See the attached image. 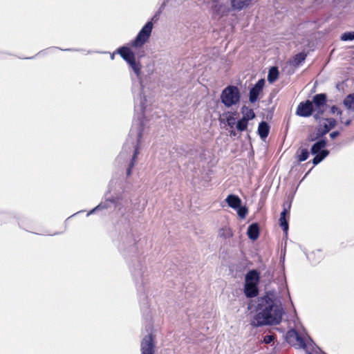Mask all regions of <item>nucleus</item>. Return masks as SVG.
<instances>
[{"instance_id": "f257e3e1", "label": "nucleus", "mask_w": 354, "mask_h": 354, "mask_svg": "<svg viewBox=\"0 0 354 354\" xmlns=\"http://www.w3.org/2000/svg\"><path fill=\"white\" fill-rule=\"evenodd\" d=\"M256 314L250 324L254 327L279 324L282 319L283 309L280 301L272 295L267 294L255 301Z\"/></svg>"}, {"instance_id": "f03ea898", "label": "nucleus", "mask_w": 354, "mask_h": 354, "mask_svg": "<svg viewBox=\"0 0 354 354\" xmlns=\"http://www.w3.org/2000/svg\"><path fill=\"white\" fill-rule=\"evenodd\" d=\"M259 282V273L254 270L249 271L245 277L244 293L247 297H254L259 293L257 285Z\"/></svg>"}, {"instance_id": "7ed1b4c3", "label": "nucleus", "mask_w": 354, "mask_h": 354, "mask_svg": "<svg viewBox=\"0 0 354 354\" xmlns=\"http://www.w3.org/2000/svg\"><path fill=\"white\" fill-rule=\"evenodd\" d=\"M241 94L239 88L234 86H227L221 93V102L227 107H231L239 103Z\"/></svg>"}, {"instance_id": "20e7f679", "label": "nucleus", "mask_w": 354, "mask_h": 354, "mask_svg": "<svg viewBox=\"0 0 354 354\" xmlns=\"http://www.w3.org/2000/svg\"><path fill=\"white\" fill-rule=\"evenodd\" d=\"M230 0H212L210 2V8L212 10V17L214 19H220L224 15H226L230 8Z\"/></svg>"}, {"instance_id": "39448f33", "label": "nucleus", "mask_w": 354, "mask_h": 354, "mask_svg": "<svg viewBox=\"0 0 354 354\" xmlns=\"http://www.w3.org/2000/svg\"><path fill=\"white\" fill-rule=\"evenodd\" d=\"M153 26V23L148 21L138 32L135 39L131 42V46L133 48H138L146 44L151 36Z\"/></svg>"}, {"instance_id": "423d86ee", "label": "nucleus", "mask_w": 354, "mask_h": 354, "mask_svg": "<svg viewBox=\"0 0 354 354\" xmlns=\"http://www.w3.org/2000/svg\"><path fill=\"white\" fill-rule=\"evenodd\" d=\"M326 95L324 93H319L315 95L313 98V104L315 106L314 110L317 111L315 117L317 118L319 115H322L324 113L323 107L326 103Z\"/></svg>"}, {"instance_id": "0eeeda50", "label": "nucleus", "mask_w": 354, "mask_h": 354, "mask_svg": "<svg viewBox=\"0 0 354 354\" xmlns=\"http://www.w3.org/2000/svg\"><path fill=\"white\" fill-rule=\"evenodd\" d=\"M314 106L310 100L301 102L297 109L296 114L301 117H309L314 111Z\"/></svg>"}, {"instance_id": "6e6552de", "label": "nucleus", "mask_w": 354, "mask_h": 354, "mask_svg": "<svg viewBox=\"0 0 354 354\" xmlns=\"http://www.w3.org/2000/svg\"><path fill=\"white\" fill-rule=\"evenodd\" d=\"M154 346L152 335L145 336L141 342V354H153Z\"/></svg>"}, {"instance_id": "1a4fd4ad", "label": "nucleus", "mask_w": 354, "mask_h": 354, "mask_svg": "<svg viewBox=\"0 0 354 354\" xmlns=\"http://www.w3.org/2000/svg\"><path fill=\"white\" fill-rule=\"evenodd\" d=\"M264 84V80H259L257 84L251 88L250 91V101L252 103L255 102L257 100L258 97L263 89Z\"/></svg>"}, {"instance_id": "9d476101", "label": "nucleus", "mask_w": 354, "mask_h": 354, "mask_svg": "<svg viewBox=\"0 0 354 354\" xmlns=\"http://www.w3.org/2000/svg\"><path fill=\"white\" fill-rule=\"evenodd\" d=\"M118 53L128 64L136 59L135 54L129 47L123 46L119 48Z\"/></svg>"}, {"instance_id": "9b49d317", "label": "nucleus", "mask_w": 354, "mask_h": 354, "mask_svg": "<svg viewBox=\"0 0 354 354\" xmlns=\"http://www.w3.org/2000/svg\"><path fill=\"white\" fill-rule=\"evenodd\" d=\"M326 123H325L323 127H320L317 129L319 131V136H324L331 129L334 128L336 125V120L333 118H327L326 120Z\"/></svg>"}, {"instance_id": "f8f14e48", "label": "nucleus", "mask_w": 354, "mask_h": 354, "mask_svg": "<svg viewBox=\"0 0 354 354\" xmlns=\"http://www.w3.org/2000/svg\"><path fill=\"white\" fill-rule=\"evenodd\" d=\"M225 201L230 207L235 209L239 208L241 205V198L238 196L234 194L228 195Z\"/></svg>"}, {"instance_id": "ddd939ff", "label": "nucleus", "mask_w": 354, "mask_h": 354, "mask_svg": "<svg viewBox=\"0 0 354 354\" xmlns=\"http://www.w3.org/2000/svg\"><path fill=\"white\" fill-rule=\"evenodd\" d=\"M248 237L254 241L257 240L259 235V227L257 223H252L250 225L247 231Z\"/></svg>"}, {"instance_id": "4468645a", "label": "nucleus", "mask_w": 354, "mask_h": 354, "mask_svg": "<svg viewBox=\"0 0 354 354\" xmlns=\"http://www.w3.org/2000/svg\"><path fill=\"white\" fill-rule=\"evenodd\" d=\"M270 127L266 122H261L258 127V132L262 139H265L269 133Z\"/></svg>"}, {"instance_id": "2eb2a0df", "label": "nucleus", "mask_w": 354, "mask_h": 354, "mask_svg": "<svg viewBox=\"0 0 354 354\" xmlns=\"http://www.w3.org/2000/svg\"><path fill=\"white\" fill-rule=\"evenodd\" d=\"M309 156V152L307 148L300 147L298 149L295 153L296 158L299 162L304 161L307 160Z\"/></svg>"}, {"instance_id": "dca6fc26", "label": "nucleus", "mask_w": 354, "mask_h": 354, "mask_svg": "<svg viewBox=\"0 0 354 354\" xmlns=\"http://www.w3.org/2000/svg\"><path fill=\"white\" fill-rule=\"evenodd\" d=\"M288 213V209L286 208L283 209V212L281 213L280 218H279V224L280 226L283 228V230L287 233L288 230V224L286 218V214Z\"/></svg>"}, {"instance_id": "f3484780", "label": "nucleus", "mask_w": 354, "mask_h": 354, "mask_svg": "<svg viewBox=\"0 0 354 354\" xmlns=\"http://www.w3.org/2000/svg\"><path fill=\"white\" fill-rule=\"evenodd\" d=\"M326 145L325 140H321L315 143L311 148V153L313 154L318 153Z\"/></svg>"}, {"instance_id": "a211bd4d", "label": "nucleus", "mask_w": 354, "mask_h": 354, "mask_svg": "<svg viewBox=\"0 0 354 354\" xmlns=\"http://www.w3.org/2000/svg\"><path fill=\"white\" fill-rule=\"evenodd\" d=\"M242 113L243 119L246 120H252L254 118L255 114L252 109L246 107L245 106L242 107Z\"/></svg>"}, {"instance_id": "6ab92c4d", "label": "nucleus", "mask_w": 354, "mask_h": 354, "mask_svg": "<svg viewBox=\"0 0 354 354\" xmlns=\"http://www.w3.org/2000/svg\"><path fill=\"white\" fill-rule=\"evenodd\" d=\"M344 106L354 111V93L348 95L344 100Z\"/></svg>"}, {"instance_id": "aec40b11", "label": "nucleus", "mask_w": 354, "mask_h": 354, "mask_svg": "<svg viewBox=\"0 0 354 354\" xmlns=\"http://www.w3.org/2000/svg\"><path fill=\"white\" fill-rule=\"evenodd\" d=\"M232 235V231L228 227H223L218 231V236L223 239L230 238Z\"/></svg>"}, {"instance_id": "412c9836", "label": "nucleus", "mask_w": 354, "mask_h": 354, "mask_svg": "<svg viewBox=\"0 0 354 354\" xmlns=\"http://www.w3.org/2000/svg\"><path fill=\"white\" fill-rule=\"evenodd\" d=\"M279 72L276 67H272L270 69L268 80L270 83H273L278 78Z\"/></svg>"}, {"instance_id": "4be33fe9", "label": "nucleus", "mask_w": 354, "mask_h": 354, "mask_svg": "<svg viewBox=\"0 0 354 354\" xmlns=\"http://www.w3.org/2000/svg\"><path fill=\"white\" fill-rule=\"evenodd\" d=\"M139 153V151L138 148H136L133 156L132 157V160L131 161V163L129 164V168L127 169V176H129L131 174V170L133 167H134L135 162L136 160L138 154Z\"/></svg>"}, {"instance_id": "5701e85b", "label": "nucleus", "mask_w": 354, "mask_h": 354, "mask_svg": "<svg viewBox=\"0 0 354 354\" xmlns=\"http://www.w3.org/2000/svg\"><path fill=\"white\" fill-rule=\"evenodd\" d=\"M306 55L304 53L297 54L293 59L292 64L295 66L299 65L306 59Z\"/></svg>"}, {"instance_id": "b1692460", "label": "nucleus", "mask_w": 354, "mask_h": 354, "mask_svg": "<svg viewBox=\"0 0 354 354\" xmlns=\"http://www.w3.org/2000/svg\"><path fill=\"white\" fill-rule=\"evenodd\" d=\"M138 77L140 76L141 66L140 64L136 61V59L129 64Z\"/></svg>"}, {"instance_id": "393cba45", "label": "nucleus", "mask_w": 354, "mask_h": 354, "mask_svg": "<svg viewBox=\"0 0 354 354\" xmlns=\"http://www.w3.org/2000/svg\"><path fill=\"white\" fill-rule=\"evenodd\" d=\"M248 127V120L245 119H241L237 122L236 128L239 131H243L247 129Z\"/></svg>"}, {"instance_id": "a878e982", "label": "nucleus", "mask_w": 354, "mask_h": 354, "mask_svg": "<svg viewBox=\"0 0 354 354\" xmlns=\"http://www.w3.org/2000/svg\"><path fill=\"white\" fill-rule=\"evenodd\" d=\"M343 41H352L354 39V32H346L341 36Z\"/></svg>"}, {"instance_id": "bb28decb", "label": "nucleus", "mask_w": 354, "mask_h": 354, "mask_svg": "<svg viewBox=\"0 0 354 354\" xmlns=\"http://www.w3.org/2000/svg\"><path fill=\"white\" fill-rule=\"evenodd\" d=\"M248 210L245 207H239L237 208V214L241 218H245L246 215L248 214Z\"/></svg>"}, {"instance_id": "cd10ccee", "label": "nucleus", "mask_w": 354, "mask_h": 354, "mask_svg": "<svg viewBox=\"0 0 354 354\" xmlns=\"http://www.w3.org/2000/svg\"><path fill=\"white\" fill-rule=\"evenodd\" d=\"M322 136H319V131L317 129L316 132L315 133H310L308 137V140L310 141V142H313L316 140H317L318 138H321Z\"/></svg>"}, {"instance_id": "c85d7f7f", "label": "nucleus", "mask_w": 354, "mask_h": 354, "mask_svg": "<svg viewBox=\"0 0 354 354\" xmlns=\"http://www.w3.org/2000/svg\"><path fill=\"white\" fill-rule=\"evenodd\" d=\"M146 101V97L145 96H140V111L142 112V113L144 112V109L145 108V102Z\"/></svg>"}, {"instance_id": "c756f323", "label": "nucleus", "mask_w": 354, "mask_h": 354, "mask_svg": "<svg viewBox=\"0 0 354 354\" xmlns=\"http://www.w3.org/2000/svg\"><path fill=\"white\" fill-rule=\"evenodd\" d=\"M104 208H107V205L106 204H103V205L102 204H100L97 207H95L94 209H93L91 211H90L87 214V216H89L90 214H93L96 210L101 209H104Z\"/></svg>"}, {"instance_id": "7c9ffc66", "label": "nucleus", "mask_w": 354, "mask_h": 354, "mask_svg": "<svg viewBox=\"0 0 354 354\" xmlns=\"http://www.w3.org/2000/svg\"><path fill=\"white\" fill-rule=\"evenodd\" d=\"M323 160L324 159L322 158V157L319 153H317V155L313 160V163L315 165H316L319 164L320 162H322Z\"/></svg>"}, {"instance_id": "2f4dec72", "label": "nucleus", "mask_w": 354, "mask_h": 354, "mask_svg": "<svg viewBox=\"0 0 354 354\" xmlns=\"http://www.w3.org/2000/svg\"><path fill=\"white\" fill-rule=\"evenodd\" d=\"M227 123L229 126L232 127L235 124V118L232 116L227 117Z\"/></svg>"}, {"instance_id": "473e14b6", "label": "nucleus", "mask_w": 354, "mask_h": 354, "mask_svg": "<svg viewBox=\"0 0 354 354\" xmlns=\"http://www.w3.org/2000/svg\"><path fill=\"white\" fill-rule=\"evenodd\" d=\"M273 336L272 335H266L263 339V342L266 344H270L273 341Z\"/></svg>"}, {"instance_id": "72a5a7b5", "label": "nucleus", "mask_w": 354, "mask_h": 354, "mask_svg": "<svg viewBox=\"0 0 354 354\" xmlns=\"http://www.w3.org/2000/svg\"><path fill=\"white\" fill-rule=\"evenodd\" d=\"M331 113H337L338 115H341L342 114V111L339 109L338 107H337L336 106H333L331 107Z\"/></svg>"}, {"instance_id": "f704fd0d", "label": "nucleus", "mask_w": 354, "mask_h": 354, "mask_svg": "<svg viewBox=\"0 0 354 354\" xmlns=\"http://www.w3.org/2000/svg\"><path fill=\"white\" fill-rule=\"evenodd\" d=\"M329 152L327 150H322L320 151V153H319L323 159H324L328 155Z\"/></svg>"}, {"instance_id": "c9c22d12", "label": "nucleus", "mask_w": 354, "mask_h": 354, "mask_svg": "<svg viewBox=\"0 0 354 354\" xmlns=\"http://www.w3.org/2000/svg\"><path fill=\"white\" fill-rule=\"evenodd\" d=\"M339 135V131H333L331 133H330V137L332 139H334V138H337Z\"/></svg>"}, {"instance_id": "e433bc0d", "label": "nucleus", "mask_w": 354, "mask_h": 354, "mask_svg": "<svg viewBox=\"0 0 354 354\" xmlns=\"http://www.w3.org/2000/svg\"><path fill=\"white\" fill-rule=\"evenodd\" d=\"M142 129L141 128H139L138 129V142H140V139L142 137Z\"/></svg>"}, {"instance_id": "4c0bfd02", "label": "nucleus", "mask_w": 354, "mask_h": 354, "mask_svg": "<svg viewBox=\"0 0 354 354\" xmlns=\"http://www.w3.org/2000/svg\"><path fill=\"white\" fill-rule=\"evenodd\" d=\"M316 354H326L325 353L321 351L319 348H317V351H315Z\"/></svg>"}, {"instance_id": "58836bf2", "label": "nucleus", "mask_w": 354, "mask_h": 354, "mask_svg": "<svg viewBox=\"0 0 354 354\" xmlns=\"http://www.w3.org/2000/svg\"><path fill=\"white\" fill-rule=\"evenodd\" d=\"M252 306L253 305L252 304V303L249 304L248 307V310H252Z\"/></svg>"}, {"instance_id": "ea45409f", "label": "nucleus", "mask_w": 354, "mask_h": 354, "mask_svg": "<svg viewBox=\"0 0 354 354\" xmlns=\"http://www.w3.org/2000/svg\"><path fill=\"white\" fill-rule=\"evenodd\" d=\"M350 123H351V120H347V121L345 122V124H346V126H348V125H349V124H350Z\"/></svg>"}]
</instances>
